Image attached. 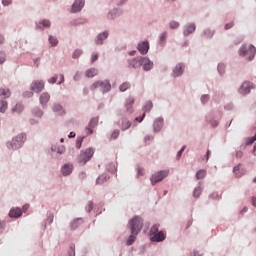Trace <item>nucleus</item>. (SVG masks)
Segmentation results:
<instances>
[{"label":"nucleus","instance_id":"40","mask_svg":"<svg viewBox=\"0 0 256 256\" xmlns=\"http://www.w3.org/2000/svg\"><path fill=\"white\" fill-rule=\"evenodd\" d=\"M49 43L52 44V46L57 45V43H58L57 38H55L53 36H50L49 37Z\"/></svg>","mask_w":256,"mask_h":256},{"label":"nucleus","instance_id":"31","mask_svg":"<svg viewBox=\"0 0 256 256\" xmlns=\"http://www.w3.org/2000/svg\"><path fill=\"white\" fill-rule=\"evenodd\" d=\"M7 101L6 100H1L0 101V113H5V111H7Z\"/></svg>","mask_w":256,"mask_h":256},{"label":"nucleus","instance_id":"53","mask_svg":"<svg viewBox=\"0 0 256 256\" xmlns=\"http://www.w3.org/2000/svg\"><path fill=\"white\" fill-rule=\"evenodd\" d=\"M167 39V32H163L160 36V41H165Z\"/></svg>","mask_w":256,"mask_h":256},{"label":"nucleus","instance_id":"59","mask_svg":"<svg viewBox=\"0 0 256 256\" xmlns=\"http://www.w3.org/2000/svg\"><path fill=\"white\" fill-rule=\"evenodd\" d=\"M80 77H81V74H79V72H77L76 75L74 76V80L79 81Z\"/></svg>","mask_w":256,"mask_h":256},{"label":"nucleus","instance_id":"51","mask_svg":"<svg viewBox=\"0 0 256 256\" xmlns=\"http://www.w3.org/2000/svg\"><path fill=\"white\" fill-rule=\"evenodd\" d=\"M87 211H88V213H91V211H93V202H89Z\"/></svg>","mask_w":256,"mask_h":256},{"label":"nucleus","instance_id":"1","mask_svg":"<svg viewBox=\"0 0 256 256\" xmlns=\"http://www.w3.org/2000/svg\"><path fill=\"white\" fill-rule=\"evenodd\" d=\"M130 229L132 235L128 237L127 245H133L135 243V240L137 239V235L141 232V229H143V219H141L139 216L134 217L132 220H130Z\"/></svg>","mask_w":256,"mask_h":256},{"label":"nucleus","instance_id":"36","mask_svg":"<svg viewBox=\"0 0 256 256\" xmlns=\"http://www.w3.org/2000/svg\"><path fill=\"white\" fill-rule=\"evenodd\" d=\"M23 109H24L23 105L16 104V106L12 109V111L14 113H21V112H23Z\"/></svg>","mask_w":256,"mask_h":256},{"label":"nucleus","instance_id":"45","mask_svg":"<svg viewBox=\"0 0 256 256\" xmlns=\"http://www.w3.org/2000/svg\"><path fill=\"white\" fill-rule=\"evenodd\" d=\"M187 148V146H183L179 152L177 153V158L180 159V157L183 155V151H185V149Z\"/></svg>","mask_w":256,"mask_h":256},{"label":"nucleus","instance_id":"60","mask_svg":"<svg viewBox=\"0 0 256 256\" xmlns=\"http://www.w3.org/2000/svg\"><path fill=\"white\" fill-rule=\"evenodd\" d=\"M219 197V195H217V193H213L212 195H210V199H217Z\"/></svg>","mask_w":256,"mask_h":256},{"label":"nucleus","instance_id":"52","mask_svg":"<svg viewBox=\"0 0 256 256\" xmlns=\"http://www.w3.org/2000/svg\"><path fill=\"white\" fill-rule=\"evenodd\" d=\"M98 59H99V55L98 54H93L92 58H91V61H92V63H95V61H97Z\"/></svg>","mask_w":256,"mask_h":256},{"label":"nucleus","instance_id":"11","mask_svg":"<svg viewBox=\"0 0 256 256\" xmlns=\"http://www.w3.org/2000/svg\"><path fill=\"white\" fill-rule=\"evenodd\" d=\"M151 241L156 243H161V241H165V233L163 231L157 232L153 236H150Z\"/></svg>","mask_w":256,"mask_h":256},{"label":"nucleus","instance_id":"34","mask_svg":"<svg viewBox=\"0 0 256 256\" xmlns=\"http://www.w3.org/2000/svg\"><path fill=\"white\" fill-rule=\"evenodd\" d=\"M205 175H207V171L205 170H199L197 173H196V179H203L205 177Z\"/></svg>","mask_w":256,"mask_h":256},{"label":"nucleus","instance_id":"7","mask_svg":"<svg viewBox=\"0 0 256 256\" xmlns=\"http://www.w3.org/2000/svg\"><path fill=\"white\" fill-rule=\"evenodd\" d=\"M251 89H255V86L253 85V83L249 81H245L242 83L239 89V93L241 95H249V93H251Z\"/></svg>","mask_w":256,"mask_h":256},{"label":"nucleus","instance_id":"22","mask_svg":"<svg viewBox=\"0 0 256 256\" xmlns=\"http://www.w3.org/2000/svg\"><path fill=\"white\" fill-rule=\"evenodd\" d=\"M54 113H57V115H65V109H63V106L60 104H55L53 106Z\"/></svg>","mask_w":256,"mask_h":256},{"label":"nucleus","instance_id":"14","mask_svg":"<svg viewBox=\"0 0 256 256\" xmlns=\"http://www.w3.org/2000/svg\"><path fill=\"white\" fill-rule=\"evenodd\" d=\"M23 215V211L21 208H13L9 212V217H13L14 219H17Z\"/></svg>","mask_w":256,"mask_h":256},{"label":"nucleus","instance_id":"41","mask_svg":"<svg viewBox=\"0 0 256 256\" xmlns=\"http://www.w3.org/2000/svg\"><path fill=\"white\" fill-rule=\"evenodd\" d=\"M218 71H219L220 75H223V73H225V64H219Z\"/></svg>","mask_w":256,"mask_h":256},{"label":"nucleus","instance_id":"56","mask_svg":"<svg viewBox=\"0 0 256 256\" xmlns=\"http://www.w3.org/2000/svg\"><path fill=\"white\" fill-rule=\"evenodd\" d=\"M143 119H145V113H143V115L141 117H137L136 121H138V123H141V121H143Z\"/></svg>","mask_w":256,"mask_h":256},{"label":"nucleus","instance_id":"63","mask_svg":"<svg viewBox=\"0 0 256 256\" xmlns=\"http://www.w3.org/2000/svg\"><path fill=\"white\" fill-rule=\"evenodd\" d=\"M27 209H29V204H26V205L23 206L24 213H25V211H27Z\"/></svg>","mask_w":256,"mask_h":256},{"label":"nucleus","instance_id":"16","mask_svg":"<svg viewBox=\"0 0 256 256\" xmlns=\"http://www.w3.org/2000/svg\"><path fill=\"white\" fill-rule=\"evenodd\" d=\"M185 69V65L183 64H178L174 70H173V76L174 77H179L180 75H183V70Z\"/></svg>","mask_w":256,"mask_h":256},{"label":"nucleus","instance_id":"2","mask_svg":"<svg viewBox=\"0 0 256 256\" xmlns=\"http://www.w3.org/2000/svg\"><path fill=\"white\" fill-rule=\"evenodd\" d=\"M240 55L241 57H246V59H248V61H253L254 57H255V53H256V48L253 45L250 46H242L240 48Z\"/></svg>","mask_w":256,"mask_h":256},{"label":"nucleus","instance_id":"30","mask_svg":"<svg viewBox=\"0 0 256 256\" xmlns=\"http://www.w3.org/2000/svg\"><path fill=\"white\" fill-rule=\"evenodd\" d=\"M83 224V219H76L71 223V229H77L79 225Z\"/></svg>","mask_w":256,"mask_h":256},{"label":"nucleus","instance_id":"29","mask_svg":"<svg viewBox=\"0 0 256 256\" xmlns=\"http://www.w3.org/2000/svg\"><path fill=\"white\" fill-rule=\"evenodd\" d=\"M159 224H154L150 229V237L154 236L155 234L159 233Z\"/></svg>","mask_w":256,"mask_h":256},{"label":"nucleus","instance_id":"26","mask_svg":"<svg viewBox=\"0 0 256 256\" xmlns=\"http://www.w3.org/2000/svg\"><path fill=\"white\" fill-rule=\"evenodd\" d=\"M131 127V122L127 119L122 120L121 129L122 131H127Z\"/></svg>","mask_w":256,"mask_h":256},{"label":"nucleus","instance_id":"20","mask_svg":"<svg viewBox=\"0 0 256 256\" xmlns=\"http://www.w3.org/2000/svg\"><path fill=\"white\" fill-rule=\"evenodd\" d=\"M0 97H4V99H9L11 97V91L9 88H0Z\"/></svg>","mask_w":256,"mask_h":256},{"label":"nucleus","instance_id":"57","mask_svg":"<svg viewBox=\"0 0 256 256\" xmlns=\"http://www.w3.org/2000/svg\"><path fill=\"white\" fill-rule=\"evenodd\" d=\"M65 82V76L62 74L60 75V82H58V85H61V83Z\"/></svg>","mask_w":256,"mask_h":256},{"label":"nucleus","instance_id":"35","mask_svg":"<svg viewBox=\"0 0 256 256\" xmlns=\"http://www.w3.org/2000/svg\"><path fill=\"white\" fill-rule=\"evenodd\" d=\"M107 179H109L108 176H105V175L99 176L98 179L96 180V183L97 185H101V183H105Z\"/></svg>","mask_w":256,"mask_h":256},{"label":"nucleus","instance_id":"37","mask_svg":"<svg viewBox=\"0 0 256 256\" xmlns=\"http://www.w3.org/2000/svg\"><path fill=\"white\" fill-rule=\"evenodd\" d=\"M151 109H153V102H147L144 105V111L145 113H149V111H151Z\"/></svg>","mask_w":256,"mask_h":256},{"label":"nucleus","instance_id":"27","mask_svg":"<svg viewBox=\"0 0 256 256\" xmlns=\"http://www.w3.org/2000/svg\"><path fill=\"white\" fill-rule=\"evenodd\" d=\"M236 177H243V170H241V164H239L238 166L234 167L233 169Z\"/></svg>","mask_w":256,"mask_h":256},{"label":"nucleus","instance_id":"62","mask_svg":"<svg viewBox=\"0 0 256 256\" xmlns=\"http://www.w3.org/2000/svg\"><path fill=\"white\" fill-rule=\"evenodd\" d=\"M252 205L253 207H256V197H252Z\"/></svg>","mask_w":256,"mask_h":256},{"label":"nucleus","instance_id":"43","mask_svg":"<svg viewBox=\"0 0 256 256\" xmlns=\"http://www.w3.org/2000/svg\"><path fill=\"white\" fill-rule=\"evenodd\" d=\"M6 59V55L4 52H0V65H3V62Z\"/></svg>","mask_w":256,"mask_h":256},{"label":"nucleus","instance_id":"39","mask_svg":"<svg viewBox=\"0 0 256 256\" xmlns=\"http://www.w3.org/2000/svg\"><path fill=\"white\" fill-rule=\"evenodd\" d=\"M179 27V22L171 21L170 22V29H177Z\"/></svg>","mask_w":256,"mask_h":256},{"label":"nucleus","instance_id":"46","mask_svg":"<svg viewBox=\"0 0 256 256\" xmlns=\"http://www.w3.org/2000/svg\"><path fill=\"white\" fill-rule=\"evenodd\" d=\"M48 83H50L51 85H55V83H57V76L50 78L48 80Z\"/></svg>","mask_w":256,"mask_h":256},{"label":"nucleus","instance_id":"13","mask_svg":"<svg viewBox=\"0 0 256 256\" xmlns=\"http://www.w3.org/2000/svg\"><path fill=\"white\" fill-rule=\"evenodd\" d=\"M99 123L98 118H92L89 122V126L86 128V131H88V135H92L94 127H97V124Z\"/></svg>","mask_w":256,"mask_h":256},{"label":"nucleus","instance_id":"64","mask_svg":"<svg viewBox=\"0 0 256 256\" xmlns=\"http://www.w3.org/2000/svg\"><path fill=\"white\" fill-rule=\"evenodd\" d=\"M70 139H73V137H75V132H70L69 136Z\"/></svg>","mask_w":256,"mask_h":256},{"label":"nucleus","instance_id":"61","mask_svg":"<svg viewBox=\"0 0 256 256\" xmlns=\"http://www.w3.org/2000/svg\"><path fill=\"white\" fill-rule=\"evenodd\" d=\"M153 137L152 136H146L144 138V141L147 143V141H152Z\"/></svg>","mask_w":256,"mask_h":256},{"label":"nucleus","instance_id":"42","mask_svg":"<svg viewBox=\"0 0 256 256\" xmlns=\"http://www.w3.org/2000/svg\"><path fill=\"white\" fill-rule=\"evenodd\" d=\"M81 50H75L73 53V59H78V57H81Z\"/></svg>","mask_w":256,"mask_h":256},{"label":"nucleus","instance_id":"38","mask_svg":"<svg viewBox=\"0 0 256 256\" xmlns=\"http://www.w3.org/2000/svg\"><path fill=\"white\" fill-rule=\"evenodd\" d=\"M120 131L119 130H114L113 132H112V134H111V136H110V139H118L119 138V135H120Z\"/></svg>","mask_w":256,"mask_h":256},{"label":"nucleus","instance_id":"33","mask_svg":"<svg viewBox=\"0 0 256 256\" xmlns=\"http://www.w3.org/2000/svg\"><path fill=\"white\" fill-rule=\"evenodd\" d=\"M133 103H135V99L133 98H128L126 100V108H127V111H129L131 109V107H133Z\"/></svg>","mask_w":256,"mask_h":256},{"label":"nucleus","instance_id":"24","mask_svg":"<svg viewBox=\"0 0 256 256\" xmlns=\"http://www.w3.org/2000/svg\"><path fill=\"white\" fill-rule=\"evenodd\" d=\"M43 27H51V22L49 20H42L37 24V29H43Z\"/></svg>","mask_w":256,"mask_h":256},{"label":"nucleus","instance_id":"15","mask_svg":"<svg viewBox=\"0 0 256 256\" xmlns=\"http://www.w3.org/2000/svg\"><path fill=\"white\" fill-rule=\"evenodd\" d=\"M61 171H62V174L65 176L71 175V173L73 172V164H70V163L64 164Z\"/></svg>","mask_w":256,"mask_h":256},{"label":"nucleus","instance_id":"54","mask_svg":"<svg viewBox=\"0 0 256 256\" xmlns=\"http://www.w3.org/2000/svg\"><path fill=\"white\" fill-rule=\"evenodd\" d=\"M12 0H2V4L7 6V5H11Z\"/></svg>","mask_w":256,"mask_h":256},{"label":"nucleus","instance_id":"10","mask_svg":"<svg viewBox=\"0 0 256 256\" xmlns=\"http://www.w3.org/2000/svg\"><path fill=\"white\" fill-rule=\"evenodd\" d=\"M137 49L141 55H147V53H149V42L139 43Z\"/></svg>","mask_w":256,"mask_h":256},{"label":"nucleus","instance_id":"49","mask_svg":"<svg viewBox=\"0 0 256 256\" xmlns=\"http://www.w3.org/2000/svg\"><path fill=\"white\" fill-rule=\"evenodd\" d=\"M201 101H202V103H207V101H209V95H203L201 97Z\"/></svg>","mask_w":256,"mask_h":256},{"label":"nucleus","instance_id":"47","mask_svg":"<svg viewBox=\"0 0 256 256\" xmlns=\"http://www.w3.org/2000/svg\"><path fill=\"white\" fill-rule=\"evenodd\" d=\"M235 24L233 22H229L225 25L224 29L227 31L229 29H232V27L234 26Z\"/></svg>","mask_w":256,"mask_h":256},{"label":"nucleus","instance_id":"19","mask_svg":"<svg viewBox=\"0 0 256 256\" xmlns=\"http://www.w3.org/2000/svg\"><path fill=\"white\" fill-rule=\"evenodd\" d=\"M107 37H109L108 32H104V33L100 34L96 39V45H103V41H105V39H107Z\"/></svg>","mask_w":256,"mask_h":256},{"label":"nucleus","instance_id":"4","mask_svg":"<svg viewBox=\"0 0 256 256\" xmlns=\"http://www.w3.org/2000/svg\"><path fill=\"white\" fill-rule=\"evenodd\" d=\"M25 139V134H19L7 144L8 149H21V147H23V143H25Z\"/></svg>","mask_w":256,"mask_h":256},{"label":"nucleus","instance_id":"6","mask_svg":"<svg viewBox=\"0 0 256 256\" xmlns=\"http://www.w3.org/2000/svg\"><path fill=\"white\" fill-rule=\"evenodd\" d=\"M167 175H169V172L167 170L159 171L152 175L150 181L152 185H155L157 183H160V181H163V179H165Z\"/></svg>","mask_w":256,"mask_h":256},{"label":"nucleus","instance_id":"12","mask_svg":"<svg viewBox=\"0 0 256 256\" xmlns=\"http://www.w3.org/2000/svg\"><path fill=\"white\" fill-rule=\"evenodd\" d=\"M140 61H142L141 66L143 67L144 71H151V69H153V62H151L149 58L142 57Z\"/></svg>","mask_w":256,"mask_h":256},{"label":"nucleus","instance_id":"23","mask_svg":"<svg viewBox=\"0 0 256 256\" xmlns=\"http://www.w3.org/2000/svg\"><path fill=\"white\" fill-rule=\"evenodd\" d=\"M161 127H163V119L158 118L154 122V131H161Z\"/></svg>","mask_w":256,"mask_h":256},{"label":"nucleus","instance_id":"48","mask_svg":"<svg viewBox=\"0 0 256 256\" xmlns=\"http://www.w3.org/2000/svg\"><path fill=\"white\" fill-rule=\"evenodd\" d=\"M71 252H69V256H75V245L70 246Z\"/></svg>","mask_w":256,"mask_h":256},{"label":"nucleus","instance_id":"18","mask_svg":"<svg viewBox=\"0 0 256 256\" xmlns=\"http://www.w3.org/2000/svg\"><path fill=\"white\" fill-rule=\"evenodd\" d=\"M49 99H51V96L49 95V93L47 92L42 93L40 96L41 105H47V103H49Z\"/></svg>","mask_w":256,"mask_h":256},{"label":"nucleus","instance_id":"17","mask_svg":"<svg viewBox=\"0 0 256 256\" xmlns=\"http://www.w3.org/2000/svg\"><path fill=\"white\" fill-rule=\"evenodd\" d=\"M141 59H143V57H137L134 58L133 60L130 61V66L133 67L134 69H139V67H141L142 62Z\"/></svg>","mask_w":256,"mask_h":256},{"label":"nucleus","instance_id":"58","mask_svg":"<svg viewBox=\"0 0 256 256\" xmlns=\"http://www.w3.org/2000/svg\"><path fill=\"white\" fill-rule=\"evenodd\" d=\"M24 97H33V92H25Z\"/></svg>","mask_w":256,"mask_h":256},{"label":"nucleus","instance_id":"9","mask_svg":"<svg viewBox=\"0 0 256 256\" xmlns=\"http://www.w3.org/2000/svg\"><path fill=\"white\" fill-rule=\"evenodd\" d=\"M85 6V0H76L71 8L72 13H79Z\"/></svg>","mask_w":256,"mask_h":256},{"label":"nucleus","instance_id":"21","mask_svg":"<svg viewBox=\"0 0 256 256\" xmlns=\"http://www.w3.org/2000/svg\"><path fill=\"white\" fill-rule=\"evenodd\" d=\"M99 74V71L95 68H90L86 71L85 76L88 78L96 77Z\"/></svg>","mask_w":256,"mask_h":256},{"label":"nucleus","instance_id":"5","mask_svg":"<svg viewBox=\"0 0 256 256\" xmlns=\"http://www.w3.org/2000/svg\"><path fill=\"white\" fill-rule=\"evenodd\" d=\"M94 154L95 150H93V148H87L86 150L81 151L78 156V163H80V165H85L87 161L91 160V157H93Z\"/></svg>","mask_w":256,"mask_h":256},{"label":"nucleus","instance_id":"25","mask_svg":"<svg viewBox=\"0 0 256 256\" xmlns=\"http://www.w3.org/2000/svg\"><path fill=\"white\" fill-rule=\"evenodd\" d=\"M195 31V24L188 25L184 30V35H191V33H194Z\"/></svg>","mask_w":256,"mask_h":256},{"label":"nucleus","instance_id":"55","mask_svg":"<svg viewBox=\"0 0 256 256\" xmlns=\"http://www.w3.org/2000/svg\"><path fill=\"white\" fill-rule=\"evenodd\" d=\"M236 157H237L238 159H241V157H243V151H237V152H236Z\"/></svg>","mask_w":256,"mask_h":256},{"label":"nucleus","instance_id":"3","mask_svg":"<svg viewBox=\"0 0 256 256\" xmlns=\"http://www.w3.org/2000/svg\"><path fill=\"white\" fill-rule=\"evenodd\" d=\"M99 87L102 93H109V91H111V83H109L108 80H104V81L98 80L90 86V89L92 91H95V89H99Z\"/></svg>","mask_w":256,"mask_h":256},{"label":"nucleus","instance_id":"32","mask_svg":"<svg viewBox=\"0 0 256 256\" xmlns=\"http://www.w3.org/2000/svg\"><path fill=\"white\" fill-rule=\"evenodd\" d=\"M201 193H203V188H201V186H198L197 188L194 189L193 197H196L197 199L201 196Z\"/></svg>","mask_w":256,"mask_h":256},{"label":"nucleus","instance_id":"28","mask_svg":"<svg viewBox=\"0 0 256 256\" xmlns=\"http://www.w3.org/2000/svg\"><path fill=\"white\" fill-rule=\"evenodd\" d=\"M131 87V84L129 82H124L119 86V91H121L122 93H125V91H127V89H129Z\"/></svg>","mask_w":256,"mask_h":256},{"label":"nucleus","instance_id":"44","mask_svg":"<svg viewBox=\"0 0 256 256\" xmlns=\"http://www.w3.org/2000/svg\"><path fill=\"white\" fill-rule=\"evenodd\" d=\"M34 115L36 117H43V111H41L40 109H37L34 111Z\"/></svg>","mask_w":256,"mask_h":256},{"label":"nucleus","instance_id":"8","mask_svg":"<svg viewBox=\"0 0 256 256\" xmlns=\"http://www.w3.org/2000/svg\"><path fill=\"white\" fill-rule=\"evenodd\" d=\"M31 89L35 93H41V91H43V89H45V82L39 81V80L34 81L31 84Z\"/></svg>","mask_w":256,"mask_h":256},{"label":"nucleus","instance_id":"50","mask_svg":"<svg viewBox=\"0 0 256 256\" xmlns=\"http://www.w3.org/2000/svg\"><path fill=\"white\" fill-rule=\"evenodd\" d=\"M143 174H144V173H143V168H138V169H137V176H138V177H143Z\"/></svg>","mask_w":256,"mask_h":256}]
</instances>
